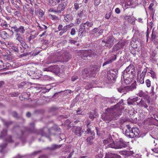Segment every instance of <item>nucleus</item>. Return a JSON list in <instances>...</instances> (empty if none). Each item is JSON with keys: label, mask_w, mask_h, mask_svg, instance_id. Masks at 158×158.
I'll return each mask as SVG.
<instances>
[{"label": "nucleus", "mask_w": 158, "mask_h": 158, "mask_svg": "<svg viewBox=\"0 0 158 158\" xmlns=\"http://www.w3.org/2000/svg\"><path fill=\"white\" fill-rule=\"evenodd\" d=\"M128 129L129 131L127 130L126 132L127 134L128 133L129 134L127 135L130 138H133L138 135L139 130L137 128L135 127L131 128V127H128Z\"/></svg>", "instance_id": "4"}, {"label": "nucleus", "mask_w": 158, "mask_h": 158, "mask_svg": "<svg viewBox=\"0 0 158 158\" xmlns=\"http://www.w3.org/2000/svg\"><path fill=\"white\" fill-rule=\"evenodd\" d=\"M70 42L72 44H75L77 43V41L74 40H71L70 41Z\"/></svg>", "instance_id": "62"}, {"label": "nucleus", "mask_w": 158, "mask_h": 158, "mask_svg": "<svg viewBox=\"0 0 158 158\" xmlns=\"http://www.w3.org/2000/svg\"><path fill=\"white\" fill-rule=\"evenodd\" d=\"M56 67H57V66H51L48 67L47 68H44L43 69V70L44 71H51L54 72V71H55L54 69Z\"/></svg>", "instance_id": "20"}, {"label": "nucleus", "mask_w": 158, "mask_h": 158, "mask_svg": "<svg viewBox=\"0 0 158 158\" xmlns=\"http://www.w3.org/2000/svg\"><path fill=\"white\" fill-rule=\"evenodd\" d=\"M10 49H12V51H13L15 52H18V49L16 47H12Z\"/></svg>", "instance_id": "45"}, {"label": "nucleus", "mask_w": 158, "mask_h": 158, "mask_svg": "<svg viewBox=\"0 0 158 158\" xmlns=\"http://www.w3.org/2000/svg\"><path fill=\"white\" fill-rule=\"evenodd\" d=\"M61 147V146L60 145H57L56 144H53L51 147V149L52 150H54L56 149H57L60 148Z\"/></svg>", "instance_id": "31"}, {"label": "nucleus", "mask_w": 158, "mask_h": 158, "mask_svg": "<svg viewBox=\"0 0 158 158\" xmlns=\"http://www.w3.org/2000/svg\"><path fill=\"white\" fill-rule=\"evenodd\" d=\"M25 30L24 29V27L23 26H20V27L17 29V32H18L21 34L24 33Z\"/></svg>", "instance_id": "27"}, {"label": "nucleus", "mask_w": 158, "mask_h": 158, "mask_svg": "<svg viewBox=\"0 0 158 158\" xmlns=\"http://www.w3.org/2000/svg\"><path fill=\"white\" fill-rule=\"evenodd\" d=\"M62 25L61 24H60L58 27V29L59 31H60L61 30H62Z\"/></svg>", "instance_id": "57"}, {"label": "nucleus", "mask_w": 158, "mask_h": 158, "mask_svg": "<svg viewBox=\"0 0 158 158\" xmlns=\"http://www.w3.org/2000/svg\"><path fill=\"white\" fill-rule=\"evenodd\" d=\"M7 131L6 129H4L1 132L0 138L3 137L6 135Z\"/></svg>", "instance_id": "30"}, {"label": "nucleus", "mask_w": 158, "mask_h": 158, "mask_svg": "<svg viewBox=\"0 0 158 158\" xmlns=\"http://www.w3.org/2000/svg\"><path fill=\"white\" fill-rule=\"evenodd\" d=\"M121 113V110L119 108H117V106H115L108 109L107 113L106 114H104L102 115V119L106 123H109L113 119L114 116H119Z\"/></svg>", "instance_id": "1"}, {"label": "nucleus", "mask_w": 158, "mask_h": 158, "mask_svg": "<svg viewBox=\"0 0 158 158\" xmlns=\"http://www.w3.org/2000/svg\"><path fill=\"white\" fill-rule=\"evenodd\" d=\"M125 44L126 42L124 40L119 42L114 46V48L115 50H118L122 48Z\"/></svg>", "instance_id": "10"}, {"label": "nucleus", "mask_w": 158, "mask_h": 158, "mask_svg": "<svg viewBox=\"0 0 158 158\" xmlns=\"http://www.w3.org/2000/svg\"><path fill=\"white\" fill-rule=\"evenodd\" d=\"M0 25L4 29H8L9 30H10L8 27H10V25L9 24H7L5 21L2 19L0 23Z\"/></svg>", "instance_id": "14"}, {"label": "nucleus", "mask_w": 158, "mask_h": 158, "mask_svg": "<svg viewBox=\"0 0 158 158\" xmlns=\"http://www.w3.org/2000/svg\"><path fill=\"white\" fill-rule=\"evenodd\" d=\"M93 25V23L92 22H89V21H87L85 23H82L81 24V26L83 27L85 29L92 27Z\"/></svg>", "instance_id": "15"}, {"label": "nucleus", "mask_w": 158, "mask_h": 158, "mask_svg": "<svg viewBox=\"0 0 158 158\" xmlns=\"http://www.w3.org/2000/svg\"><path fill=\"white\" fill-rule=\"evenodd\" d=\"M127 154V155H131L134 154V152L132 151L128 152Z\"/></svg>", "instance_id": "59"}, {"label": "nucleus", "mask_w": 158, "mask_h": 158, "mask_svg": "<svg viewBox=\"0 0 158 158\" xmlns=\"http://www.w3.org/2000/svg\"><path fill=\"white\" fill-rule=\"evenodd\" d=\"M11 31L13 33L15 32H17V29L16 26H14L11 27Z\"/></svg>", "instance_id": "36"}, {"label": "nucleus", "mask_w": 158, "mask_h": 158, "mask_svg": "<svg viewBox=\"0 0 158 158\" xmlns=\"http://www.w3.org/2000/svg\"><path fill=\"white\" fill-rule=\"evenodd\" d=\"M55 1L56 2L59 3L60 2V1H61V3H62L63 2H65V0H55Z\"/></svg>", "instance_id": "58"}, {"label": "nucleus", "mask_w": 158, "mask_h": 158, "mask_svg": "<svg viewBox=\"0 0 158 158\" xmlns=\"http://www.w3.org/2000/svg\"><path fill=\"white\" fill-rule=\"evenodd\" d=\"M110 15L109 14H106V15L105 18L107 19L109 18Z\"/></svg>", "instance_id": "60"}, {"label": "nucleus", "mask_w": 158, "mask_h": 158, "mask_svg": "<svg viewBox=\"0 0 158 158\" xmlns=\"http://www.w3.org/2000/svg\"><path fill=\"white\" fill-rule=\"evenodd\" d=\"M93 87V85L92 84H88L86 85V86L85 87V88L86 89H88L92 88Z\"/></svg>", "instance_id": "37"}, {"label": "nucleus", "mask_w": 158, "mask_h": 158, "mask_svg": "<svg viewBox=\"0 0 158 158\" xmlns=\"http://www.w3.org/2000/svg\"><path fill=\"white\" fill-rule=\"evenodd\" d=\"M115 78V72L113 70H109L107 73V78L109 80H114Z\"/></svg>", "instance_id": "7"}, {"label": "nucleus", "mask_w": 158, "mask_h": 158, "mask_svg": "<svg viewBox=\"0 0 158 158\" xmlns=\"http://www.w3.org/2000/svg\"><path fill=\"white\" fill-rule=\"evenodd\" d=\"M9 63H6V64L5 65H4V66H6V68H5L4 69H6V70L8 69H9Z\"/></svg>", "instance_id": "55"}, {"label": "nucleus", "mask_w": 158, "mask_h": 158, "mask_svg": "<svg viewBox=\"0 0 158 158\" xmlns=\"http://www.w3.org/2000/svg\"><path fill=\"white\" fill-rule=\"evenodd\" d=\"M154 6V4L153 3H151L149 5V6L148 7V9L151 10H153V8L152 7Z\"/></svg>", "instance_id": "49"}, {"label": "nucleus", "mask_w": 158, "mask_h": 158, "mask_svg": "<svg viewBox=\"0 0 158 158\" xmlns=\"http://www.w3.org/2000/svg\"><path fill=\"white\" fill-rule=\"evenodd\" d=\"M114 141L111 137H109L108 139L103 141V143L104 145H106L107 148H111V145L113 144Z\"/></svg>", "instance_id": "9"}, {"label": "nucleus", "mask_w": 158, "mask_h": 158, "mask_svg": "<svg viewBox=\"0 0 158 158\" xmlns=\"http://www.w3.org/2000/svg\"><path fill=\"white\" fill-rule=\"evenodd\" d=\"M95 135V133L94 132H91V136L87 138V141L89 143H90L91 141L94 138Z\"/></svg>", "instance_id": "22"}, {"label": "nucleus", "mask_w": 158, "mask_h": 158, "mask_svg": "<svg viewBox=\"0 0 158 158\" xmlns=\"http://www.w3.org/2000/svg\"><path fill=\"white\" fill-rule=\"evenodd\" d=\"M39 14L41 16H42L44 15V12L42 10L40 9L39 11Z\"/></svg>", "instance_id": "44"}, {"label": "nucleus", "mask_w": 158, "mask_h": 158, "mask_svg": "<svg viewBox=\"0 0 158 158\" xmlns=\"http://www.w3.org/2000/svg\"><path fill=\"white\" fill-rule=\"evenodd\" d=\"M3 56L5 60H10V54H8V52L5 53V54L3 55Z\"/></svg>", "instance_id": "28"}, {"label": "nucleus", "mask_w": 158, "mask_h": 158, "mask_svg": "<svg viewBox=\"0 0 158 158\" xmlns=\"http://www.w3.org/2000/svg\"><path fill=\"white\" fill-rule=\"evenodd\" d=\"M148 75L150 76L153 79L156 78V75L155 73L153 71L150 70V71L148 72Z\"/></svg>", "instance_id": "24"}, {"label": "nucleus", "mask_w": 158, "mask_h": 158, "mask_svg": "<svg viewBox=\"0 0 158 158\" xmlns=\"http://www.w3.org/2000/svg\"><path fill=\"white\" fill-rule=\"evenodd\" d=\"M74 8L76 10H77L79 8V4L78 3H75L74 5Z\"/></svg>", "instance_id": "50"}, {"label": "nucleus", "mask_w": 158, "mask_h": 158, "mask_svg": "<svg viewBox=\"0 0 158 158\" xmlns=\"http://www.w3.org/2000/svg\"><path fill=\"white\" fill-rule=\"evenodd\" d=\"M83 27H81V24L80 26V28L79 29V31L81 32V34H82L84 30L85 29Z\"/></svg>", "instance_id": "40"}, {"label": "nucleus", "mask_w": 158, "mask_h": 158, "mask_svg": "<svg viewBox=\"0 0 158 158\" xmlns=\"http://www.w3.org/2000/svg\"><path fill=\"white\" fill-rule=\"evenodd\" d=\"M81 110L80 109H78L76 111V112L77 113V114H80V112H81Z\"/></svg>", "instance_id": "63"}, {"label": "nucleus", "mask_w": 158, "mask_h": 158, "mask_svg": "<svg viewBox=\"0 0 158 158\" xmlns=\"http://www.w3.org/2000/svg\"><path fill=\"white\" fill-rule=\"evenodd\" d=\"M82 77L83 78H85L88 75L89 76L88 70L87 69H85L82 71Z\"/></svg>", "instance_id": "23"}, {"label": "nucleus", "mask_w": 158, "mask_h": 158, "mask_svg": "<svg viewBox=\"0 0 158 158\" xmlns=\"http://www.w3.org/2000/svg\"><path fill=\"white\" fill-rule=\"evenodd\" d=\"M114 40V39L113 36H110L107 38L106 41V44L111 46L113 44Z\"/></svg>", "instance_id": "17"}, {"label": "nucleus", "mask_w": 158, "mask_h": 158, "mask_svg": "<svg viewBox=\"0 0 158 158\" xmlns=\"http://www.w3.org/2000/svg\"><path fill=\"white\" fill-rule=\"evenodd\" d=\"M74 25L73 23H71L70 24L64 26L62 29V30L65 33L70 27H73Z\"/></svg>", "instance_id": "21"}, {"label": "nucleus", "mask_w": 158, "mask_h": 158, "mask_svg": "<svg viewBox=\"0 0 158 158\" xmlns=\"http://www.w3.org/2000/svg\"><path fill=\"white\" fill-rule=\"evenodd\" d=\"M51 4L52 6H54L56 5V1L54 2V1H52V2Z\"/></svg>", "instance_id": "64"}, {"label": "nucleus", "mask_w": 158, "mask_h": 158, "mask_svg": "<svg viewBox=\"0 0 158 158\" xmlns=\"http://www.w3.org/2000/svg\"><path fill=\"white\" fill-rule=\"evenodd\" d=\"M136 88V84L135 81H134L131 85L127 86L124 87H121L117 88L118 91L120 93L125 92H128L130 91H132L133 90L135 89Z\"/></svg>", "instance_id": "3"}, {"label": "nucleus", "mask_w": 158, "mask_h": 158, "mask_svg": "<svg viewBox=\"0 0 158 158\" xmlns=\"http://www.w3.org/2000/svg\"><path fill=\"white\" fill-rule=\"evenodd\" d=\"M49 16L53 20H56L58 19V17L56 15H49Z\"/></svg>", "instance_id": "35"}, {"label": "nucleus", "mask_w": 158, "mask_h": 158, "mask_svg": "<svg viewBox=\"0 0 158 158\" xmlns=\"http://www.w3.org/2000/svg\"><path fill=\"white\" fill-rule=\"evenodd\" d=\"M145 83L146 84L147 86L149 88L151 86V81L148 79L146 80L145 81Z\"/></svg>", "instance_id": "33"}, {"label": "nucleus", "mask_w": 158, "mask_h": 158, "mask_svg": "<svg viewBox=\"0 0 158 158\" xmlns=\"http://www.w3.org/2000/svg\"><path fill=\"white\" fill-rule=\"evenodd\" d=\"M89 117L90 118V119H93L94 118V117L93 114L91 113H89Z\"/></svg>", "instance_id": "52"}, {"label": "nucleus", "mask_w": 158, "mask_h": 158, "mask_svg": "<svg viewBox=\"0 0 158 158\" xmlns=\"http://www.w3.org/2000/svg\"><path fill=\"white\" fill-rule=\"evenodd\" d=\"M71 122L69 119H67L65 122V125L66 126L69 127L70 125Z\"/></svg>", "instance_id": "39"}, {"label": "nucleus", "mask_w": 158, "mask_h": 158, "mask_svg": "<svg viewBox=\"0 0 158 158\" xmlns=\"http://www.w3.org/2000/svg\"><path fill=\"white\" fill-rule=\"evenodd\" d=\"M84 12L85 11L82 10L81 11L80 13H78L77 15L79 17L81 18L83 16Z\"/></svg>", "instance_id": "38"}, {"label": "nucleus", "mask_w": 158, "mask_h": 158, "mask_svg": "<svg viewBox=\"0 0 158 158\" xmlns=\"http://www.w3.org/2000/svg\"><path fill=\"white\" fill-rule=\"evenodd\" d=\"M69 15H66L65 16H64V19L67 22H68L69 20Z\"/></svg>", "instance_id": "47"}, {"label": "nucleus", "mask_w": 158, "mask_h": 158, "mask_svg": "<svg viewBox=\"0 0 158 158\" xmlns=\"http://www.w3.org/2000/svg\"><path fill=\"white\" fill-rule=\"evenodd\" d=\"M16 37V40H18L21 44H23L24 43V42L22 38L18 34H17Z\"/></svg>", "instance_id": "25"}, {"label": "nucleus", "mask_w": 158, "mask_h": 158, "mask_svg": "<svg viewBox=\"0 0 158 158\" xmlns=\"http://www.w3.org/2000/svg\"><path fill=\"white\" fill-rule=\"evenodd\" d=\"M118 156L116 154L108 152L106 153L104 158H115Z\"/></svg>", "instance_id": "18"}, {"label": "nucleus", "mask_w": 158, "mask_h": 158, "mask_svg": "<svg viewBox=\"0 0 158 158\" xmlns=\"http://www.w3.org/2000/svg\"><path fill=\"white\" fill-rule=\"evenodd\" d=\"M13 115L14 117H17V113L15 112H14L13 113Z\"/></svg>", "instance_id": "61"}, {"label": "nucleus", "mask_w": 158, "mask_h": 158, "mask_svg": "<svg viewBox=\"0 0 158 158\" xmlns=\"http://www.w3.org/2000/svg\"><path fill=\"white\" fill-rule=\"evenodd\" d=\"M111 148L115 149H120L127 147V144L126 142L123 140H119L114 142L111 145Z\"/></svg>", "instance_id": "5"}, {"label": "nucleus", "mask_w": 158, "mask_h": 158, "mask_svg": "<svg viewBox=\"0 0 158 158\" xmlns=\"http://www.w3.org/2000/svg\"><path fill=\"white\" fill-rule=\"evenodd\" d=\"M90 123H91V122L89 120H87L85 122V123L87 127H90Z\"/></svg>", "instance_id": "48"}, {"label": "nucleus", "mask_w": 158, "mask_h": 158, "mask_svg": "<svg viewBox=\"0 0 158 158\" xmlns=\"http://www.w3.org/2000/svg\"><path fill=\"white\" fill-rule=\"evenodd\" d=\"M66 4L65 2H63L59 4L57 7L56 10H55L54 11V12L60 13L61 11L64 10L65 9L66 6Z\"/></svg>", "instance_id": "8"}, {"label": "nucleus", "mask_w": 158, "mask_h": 158, "mask_svg": "<svg viewBox=\"0 0 158 158\" xmlns=\"http://www.w3.org/2000/svg\"><path fill=\"white\" fill-rule=\"evenodd\" d=\"M0 35L3 37L4 39L8 38V35L7 33L5 31H3L0 32Z\"/></svg>", "instance_id": "26"}, {"label": "nucleus", "mask_w": 158, "mask_h": 158, "mask_svg": "<svg viewBox=\"0 0 158 158\" xmlns=\"http://www.w3.org/2000/svg\"><path fill=\"white\" fill-rule=\"evenodd\" d=\"M116 59V56L115 55H113L108 60L105 62L103 64V66L106 64H109L112 63Z\"/></svg>", "instance_id": "11"}, {"label": "nucleus", "mask_w": 158, "mask_h": 158, "mask_svg": "<svg viewBox=\"0 0 158 158\" xmlns=\"http://www.w3.org/2000/svg\"><path fill=\"white\" fill-rule=\"evenodd\" d=\"M87 129L86 131H85V133L86 134H89L90 133V135H91V132H94L93 131H91L90 128V127H87Z\"/></svg>", "instance_id": "43"}, {"label": "nucleus", "mask_w": 158, "mask_h": 158, "mask_svg": "<svg viewBox=\"0 0 158 158\" xmlns=\"http://www.w3.org/2000/svg\"><path fill=\"white\" fill-rule=\"evenodd\" d=\"M93 70L94 71V72H92V74H91V76L93 77H94V76L95 75V73H96L98 71V68H96L95 70H94V69Z\"/></svg>", "instance_id": "41"}, {"label": "nucleus", "mask_w": 158, "mask_h": 158, "mask_svg": "<svg viewBox=\"0 0 158 158\" xmlns=\"http://www.w3.org/2000/svg\"><path fill=\"white\" fill-rule=\"evenodd\" d=\"M138 99V97H136L132 98H129L127 100V103L129 105L133 104L134 102L137 101Z\"/></svg>", "instance_id": "16"}, {"label": "nucleus", "mask_w": 158, "mask_h": 158, "mask_svg": "<svg viewBox=\"0 0 158 158\" xmlns=\"http://www.w3.org/2000/svg\"><path fill=\"white\" fill-rule=\"evenodd\" d=\"M2 121L4 123V125L6 127H8L9 126L10 123L8 122H5L4 120L2 119Z\"/></svg>", "instance_id": "51"}, {"label": "nucleus", "mask_w": 158, "mask_h": 158, "mask_svg": "<svg viewBox=\"0 0 158 158\" xmlns=\"http://www.w3.org/2000/svg\"><path fill=\"white\" fill-rule=\"evenodd\" d=\"M133 4L132 1L131 0H127L125 4V6H131Z\"/></svg>", "instance_id": "34"}, {"label": "nucleus", "mask_w": 158, "mask_h": 158, "mask_svg": "<svg viewBox=\"0 0 158 158\" xmlns=\"http://www.w3.org/2000/svg\"><path fill=\"white\" fill-rule=\"evenodd\" d=\"M76 33V31L75 28H72L70 32V34L72 35H74Z\"/></svg>", "instance_id": "42"}, {"label": "nucleus", "mask_w": 158, "mask_h": 158, "mask_svg": "<svg viewBox=\"0 0 158 158\" xmlns=\"http://www.w3.org/2000/svg\"><path fill=\"white\" fill-rule=\"evenodd\" d=\"M147 71V69H144L140 74H138L137 81L138 82L141 84L144 83V78Z\"/></svg>", "instance_id": "6"}, {"label": "nucleus", "mask_w": 158, "mask_h": 158, "mask_svg": "<svg viewBox=\"0 0 158 158\" xmlns=\"http://www.w3.org/2000/svg\"><path fill=\"white\" fill-rule=\"evenodd\" d=\"M115 12L118 14H119L120 12V10L119 8H117L115 9Z\"/></svg>", "instance_id": "53"}, {"label": "nucleus", "mask_w": 158, "mask_h": 158, "mask_svg": "<svg viewBox=\"0 0 158 158\" xmlns=\"http://www.w3.org/2000/svg\"><path fill=\"white\" fill-rule=\"evenodd\" d=\"M54 66H57V67H55V69H54L55 71H54V72H55L57 73L61 72V70L62 69H60L58 65H54Z\"/></svg>", "instance_id": "32"}, {"label": "nucleus", "mask_w": 158, "mask_h": 158, "mask_svg": "<svg viewBox=\"0 0 158 158\" xmlns=\"http://www.w3.org/2000/svg\"><path fill=\"white\" fill-rule=\"evenodd\" d=\"M137 105L140 107H144L147 108L148 106L146 104L145 101L142 99H141L139 102H137Z\"/></svg>", "instance_id": "12"}, {"label": "nucleus", "mask_w": 158, "mask_h": 158, "mask_svg": "<svg viewBox=\"0 0 158 158\" xmlns=\"http://www.w3.org/2000/svg\"><path fill=\"white\" fill-rule=\"evenodd\" d=\"M98 31V28H94L92 31L93 33H96Z\"/></svg>", "instance_id": "56"}, {"label": "nucleus", "mask_w": 158, "mask_h": 158, "mask_svg": "<svg viewBox=\"0 0 158 158\" xmlns=\"http://www.w3.org/2000/svg\"><path fill=\"white\" fill-rule=\"evenodd\" d=\"M80 127H77L75 129V133L78 135H81L82 133L83 132V131H82Z\"/></svg>", "instance_id": "19"}, {"label": "nucleus", "mask_w": 158, "mask_h": 158, "mask_svg": "<svg viewBox=\"0 0 158 158\" xmlns=\"http://www.w3.org/2000/svg\"><path fill=\"white\" fill-rule=\"evenodd\" d=\"M59 59L63 60L64 62L68 61L69 59V57L67 53L63 54L62 55L60 56Z\"/></svg>", "instance_id": "13"}, {"label": "nucleus", "mask_w": 158, "mask_h": 158, "mask_svg": "<svg viewBox=\"0 0 158 158\" xmlns=\"http://www.w3.org/2000/svg\"><path fill=\"white\" fill-rule=\"evenodd\" d=\"M152 151L155 153H158V147L154 148L151 149Z\"/></svg>", "instance_id": "46"}, {"label": "nucleus", "mask_w": 158, "mask_h": 158, "mask_svg": "<svg viewBox=\"0 0 158 158\" xmlns=\"http://www.w3.org/2000/svg\"><path fill=\"white\" fill-rule=\"evenodd\" d=\"M138 95L141 97H144L146 96V94L145 92L140 90L138 93Z\"/></svg>", "instance_id": "29"}, {"label": "nucleus", "mask_w": 158, "mask_h": 158, "mask_svg": "<svg viewBox=\"0 0 158 158\" xmlns=\"http://www.w3.org/2000/svg\"><path fill=\"white\" fill-rule=\"evenodd\" d=\"M78 78L77 76H73L72 77V81H74L77 79Z\"/></svg>", "instance_id": "54"}, {"label": "nucleus", "mask_w": 158, "mask_h": 158, "mask_svg": "<svg viewBox=\"0 0 158 158\" xmlns=\"http://www.w3.org/2000/svg\"><path fill=\"white\" fill-rule=\"evenodd\" d=\"M134 67L131 65L124 70L123 73V77L126 84H129L135 81L134 80Z\"/></svg>", "instance_id": "2"}]
</instances>
